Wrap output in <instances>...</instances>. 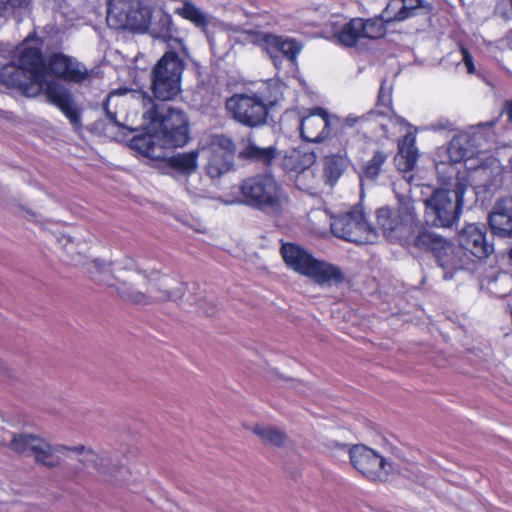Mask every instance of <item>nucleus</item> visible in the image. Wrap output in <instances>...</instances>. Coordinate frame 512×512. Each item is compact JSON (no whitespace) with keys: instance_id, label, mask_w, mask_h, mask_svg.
Returning a JSON list of instances; mask_svg holds the SVG:
<instances>
[{"instance_id":"nucleus-28","label":"nucleus","mask_w":512,"mask_h":512,"mask_svg":"<svg viewBox=\"0 0 512 512\" xmlns=\"http://www.w3.org/2000/svg\"><path fill=\"white\" fill-rule=\"evenodd\" d=\"M333 118H336L334 122V129L336 130V133L343 134L347 128H354V127H363L364 123L374 121L375 122V112H368L366 114H363L361 116H358L356 114H349L346 117H339L335 114H332Z\"/></svg>"},{"instance_id":"nucleus-8","label":"nucleus","mask_w":512,"mask_h":512,"mask_svg":"<svg viewBox=\"0 0 512 512\" xmlns=\"http://www.w3.org/2000/svg\"><path fill=\"white\" fill-rule=\"evenodd\" d=\"M445 188L437 189L427 198V217L436 227L448 228L458 222L464 204V194L471 182L464 176L451 182L440 180Z\"/></svg>"},{"instance_id":"nucleus-40","label":"nucleus","mask_w":512,"mask_h":512,"mask_svg":"<svg viewBox=\"0 0 512 512\" xmlns=\"http://www.w3.org/2000/svg\"><path fill=\"white\" fill-rule=\"evenodd\" d=\"M510 257L512 258V250L510 251Z\"/></svg>"},{"instance_id":"nucleus-21","label":"nucleus","mask_w":512,"mask_h":512,"mask_svg":"<svg viewBox=\"0 0 512 512\" xmlns=\"http://www.w3.org/2000/svg\"><path fill=\"white\" fill-rule=\"evenodd\" d=\"M58 244L63 252L64 262L74 266H82L89 274L92 263L103 261L99 258H91L87 254L89 247L86 242L76 241L67 235H61L58 238Z\"/></svg>"},{"instance_id":"nucleus-11","label":"nucleus","mask_w":512,"mask_h":512,"mask_svg":"<svg viewBox=\"0 0 512 512\" xmlns=\"http://www.w3.org/2000/svg\"><path fill=\"white\" fill-rule=\"evenodd\" d=\"M242 199L226 201V204L244 203L268 214L282 211L286 196L270 175H257L247 178L240 186Z\"/></svg>"},{"instance_id":"nucleus-24","label":"nucleus","mask_w":512,"mask_h":512,"mask_svg":"<svg viewBox=\"0 0 512 512\" xmlns=\"http://www.w3.org/2000/svg\"><path fill=\"white\" fill-rule=\"evenodd\" d=\"M198 158L197 150L179 152L167 159V165L180 174L191 175L198 169Z\"/></svg>"},{"instance_id":"nucleus-38","label":"nucleus","mask_w":512,"mask_h":512,"mask_svg":"<svg viewBox=\"0 0 512 512\" xmlns=\"http://www.w3.org/2000/svg\"><path fill=\"white\" fill-rule=\"evenodd\" d=\"M210 45H211V48H212V49H215V47H216V43H215V40H214V39H210Z\"/></svg>"},{"instance_id":"nucleus-12","label":"nucleus","mask_w":512,"mask_h":512,"mask_svg":"<svg viewBox=\"0 0 512 512\" xmlns=\"http://www.w3.org/2000/svg\"><path fill=\"white\" fill-rule=\"evenodd\" d=\"M377 223L383 234L391 241L409 240L418 225L414 201L408 197H399V208L394 211L384 207L377 211Z\"/></svg>"},{"instance_id":"nucleus-18","label":"nucleus","mask_w":512,"mask_h":512,"mask_svg":"<svg viewBox=\"0 0 512 512\" xmlns=\"http://www.w3.org/2000/svg\"><path fill=\"white\" fill-rule=\"evenodd\" d=\"M199 146L207 155V173L211 178H218L231 170L235 146L229 137L207 135L201 138Z\"/></svg>"},{"instance_id":"nucleus-15","label":"nucleus","mask_w":512,"mask_h":512,"mask_svg":"<svg viewBox=\"0 0 512 512\" xmlns=\"http://www.w3.org/2000/svg\"><path fill=\"white\" fill-rule=\"evenodd\" d=\"M151 8L143 0H107L106 21L109 27L146 32Z\"/></svg>"},{"instance_id":"nucleus-14","label":"nucleus","mask_w":512,"mask_h":512,"mask_svg":"<svg viewBox=\"0 0 512 512\" xmlns=\"http://www.w3.org/2000/svg\"><path fill=\"white\" fill-rule=\"evenodd\" d=\"M277 99L260 94H235L227 99L226 109L238 123L248 127H258L266 123L269 107Z\"/></svg>"},{"instance_id":"nucleus-7","label":"nucleus","mask_w":512,"mask_h":512,"mask_svg":"<svg viewBox=\"0 0 512 512\" xmlns=\"http://www.w3.org/2000/svg\"><path fill=\"white\" fill-rule=\"evenodd\" d=\"M391 103L392 98L390 90L382 85L378 95L377 109L371 112H375V122L388 137L400 133L405 134L403 139L399 140V152L395 161L399 170L410 171L416 165L419 156L415 145L417 128L407 123L403 118L395 115L391 110Z\"/></svg>"},{"instance_id":"nucleus-13","label":"nucleus","mask_w":512,"mask_h":512,"mask_svg":"<svg viewBox=\"0 0 512 512\" xmlns=\"http://www.w3.org/2000/svg\"><path fill=\"white\" fill-rule=\"evenodd\" d=\"M401 243L413 246L422 251H432L440 268L444 271V279L450 280L456 270L461 267L460 259L456 255L455 248L443 237H440L426 229L420 228V221L409 240Z\"/></svg>"},{"instance_id":"nucleus-29","label":"nucleus","mask_w":512,"mask_h":512,"mask_svg":"<svg viewBox=\"0 0 512 512\" xmlns=\"http://www.w3.org/2000/svg\"><path fill=\"white\" fill-rule=\"evenodd\" d=\"M388 155L377 151L373 157L365 162L360 172L361 181H374L380 174L382 166L386 162Z\"/></svg>"},{"instance_id":"nucleus-25","label":"nucleus","mask_w":512,"mask_h":512,"mask_svg":"<svg viewBox=\"0 0 512 512\" xmlns=\"http://www.w3.org/2000/svg\"><path fill=\"white\" fill-rule=\"evenodd\" d=\"M146 31L156 38L166 40L172 31V18L162 10L151 11L150 24Z\"/></svg>"},{"instance_id":"nucleus-35","label":"nucleus","mask_w":512,"mask_h":512,"mask_svg":"<svg viewBox=\"0 0 512 512\" xmlns=\"http://www.w3.org/2000/svg\"><path fill=\"white\" fill-rule=\"evenodd\" d=\"M448 126V122H446L445 124L444 123H441L439 125H436V124H432L431 125V129L433 130H442V129H446Z\"/></svg>"},{"instance_id":"nucleus-20","label":"nucleus","mask_w":512,"mask_h":512,"mask_svg":"<svg viewBox=\"0 0 512 512\" xmlns=\"http://www.w3.org/2000/svg\"><path fill=\"white\" fill-rule=\"evenodd\" d=\"M336 118L321 107L314 108L307 116L302 117L300 123L301 136L312 143L326 140L334 129Z\"/></svg>"},{"instance_id":"nucleus-5","label":"nucleus","mask_w":512,"mask_h":512,"mask_svg":"<svg viewBox=\"0 0 512 512\" xmlns=\"http://www.w3.org/2000/svg\"><path fill=\"white\" fill-rule=\"evenodd\" d=\"M479 134V131L461 133L453 137L447 147L437 150L434 161L439 180L451 182L465 175L470 181L483 175L489 178L501 171L499 159L487 157L484 151L477 149L475 143Z\"/></svg>"},{"instance_id":"nucleus-10","label":"nucleus","mask_w":512,"mask_h":512,"mask_svg":"<svg viewBox=\"0 0 512 512\" xmlns=\"http://www.w3.org/2000/svg\"><path fill=\"white\" fill-rule=\"evenodd\" d=\"M281 255L290 269L319 285L338 284L344 280L343 273L337 266L314 258L300 245L284 243Z\"/></svg>"},{"instance_id":"nucleus-30","label":"nucleus","mask_w":512,"mask_h":512,"mask_svg":"<svg viewBox=\"0 0 512 512\" xmlns=\"http://www.w3.org/2000/svg\"><path fill=\"white\" fill-rule=\"evenodd\" d=\"M346 167L347 161L344 157L338 155L328 157L325 161L324 167L326 182L330 186H333L341 177Z\"/></svg>"},{"instance_id":"nucleus-9","label":"nucleus","mask_w":512,"mask_h":512,"mask_svg":"<svg viewBox=\"0 0 512 512\" xmlns=\"http://www.w3.org/2000/svg\"><path fill=\"white\" fill-rule=\"evenodd\" d=\"M218 38H228L235 43L259 46L269 55L277 69H279L283 58H286L292 66H295L296 59L302 50V45L294 39L279 37L250 28L230 27L226 32L219 33Z\"/></svg>"},{"instance_id":"nucleus-2","label":"nucleus","mask_w":512,"mask_h":512,"mask_svg":"<svg viewBox=\"0 0 512 512\" xmlns=\"http://www.w3.org/2000/svg\"><path fill=\"white\" fill-rule=\"evenodd\" d=\"M104 110L114 124L144 131L131 139V148L148 158L161 157L160 142L167 147H182L189 140L186 115L168 104L156 103L143 92L113 90L107 96Z\"/></svg>"},{"instance_id":"nucleus-3","label":"nucleus","mask_w":512,"mask_h":512,"mask_svg":"<svg viewBox=\"0 0 512 512\" xmlns=\"http://www.w3.org/2000/svg\"><path fill=\"white\" fill-rule=\"evenodd\" d=\"M89 270L95 282L114 289L122 300L136 305L176 301L185 290L178 280L154 269H143L132 259L96 261Z\"/></svg>"},{"instance_id":"nucleus-27","label":"nucleus","mask_w":512,"mask_h":512,"mask_svg":"<svg viewBox=\"0 0 512 512\" xmlns=\"http://www.w3.org/2000/svg\"><path fill=\"white\" fill-rule=\"evenodd\" d=\"M176 13L201 29H205L210 22L208 14L189 1H186L182 7L177 8Z\"/></svg>"},{"instance_id":"nucleus-17","label":"nucleus","mask_w":512,"mask_h":512,"mask_svg":"<svg viewBox=\"0 0 512 512\" xmlns=\"http://www.w3.org/2000/svg\"><path fill=\"white\" fill-rule=\"evenodd\" d=\"M330 221L333 235L343 240L362 244L374 242L377 238L359 207L331 216Z\"/></svg>"},{"instance_id":"nucleus-19","label":"nucleus","mask_w":512,"mask_h":512,"mask_svg":"<svg viewBox=\"0 0 512 512\" xmlns=\"http://www.w3.org/2000/svg\"><path fill=\"white\" fill-rule=\"evenodd\" d=\"M349 456L353 467L373 481H385L392 470V465L386 458L365 445L351 447Z\"/></svg>"},{"instance_id":"nucleus-37","label":"nucleus","mask_w":512,"mask_h":512,"mask_svg":"<svg viewBox=\"0 0 512 512\" xmlns=\"http://www.w3.org/2000/svg\"><path fill=\"white\" fill-rule=\"evenodd\" d=\"M306 158H307V161H306L307 165L313 163V161H314V155L313 154H307Z\"/></svg>"},{"instance_id":"nucleus-31","label":"nucleus","mask_w":512,"mask_h":512,"mask_svg":"<svg viewBox=\"0 0 512 512\" xmlns=\"http://www.w3.org/2000/svg\"><path fill=\"white\" fill-rule=\"evenodd\" d=\"M274 156L275 149L273 147L261 148L251 142L240 152V157L256 160L263 164H270Z\"/></svg>"},{"instance_id":"nucleus-39","label":"nucleus","mask_w":512,"mask_h":512,"mask_svg":"<svg viewBox=\"0 0 512 512\" xmlns=\"http://www.w3.org/2000/svg\"><path fill=\"white\" fill-rule=\"evenodd\" d=\"M178 45L183 50V52L185 53V47H184L183 43L181 41H178Z\"/></svg>"},{"instance_id":"nucleus-26","label":"nucleus","mask_w":512,"mask_h":512,"mask_svg":"<svg viewBox=\"0 0 512 512\" xmlns=\"http://www.w3.org/2000/svg\"><path fill=\"white\" fill-rule=\"evenodd\" d=\"M252 431L267 445L280 447L284 445L286 441L285 433L274 426L257 424L252 428Z\"/></svg>"},{"instance_id":"nucleus-34","label":"nucleus","mask_w":512,"mask_h":512,"mask_svg":"<svg viewBox=\"0 0 512 512\" xmlns=\"http://www.w3.org/2000/svg\"><path fill=\"white\" fill-rule=\"evenodd\" d=\"M12 7L21 8L27 6L30 0H8Z\"/></svg>"},{"instance_id":"nucleus-36","label":"nucleus","mask_w":512,"mask_h":512,"mask_svg":"<svg viewBox=\"0 0 512 512\" xmlns=\"http://www.w3.org/2000/svg\"><path fill=\"white\" fill-rule=\"evenodd\" d=\"M506 110H507L509 120L512 121V100L507 103Z\"/></svg>"},{"instance_id":"nucleus-16","label":"nucleus","mask_w":512,"mask_h":512,"mask_svg":"<svg viewBox=\"0 0 512 512\" xmlns=\"http://www.w3.org/2000/svg\"><path fill=\"white\" fill-rule=\"evenodd\" d=\"M184 66L176 52H166L152 70L151 88L161 101L174 99L181 92V76Z\"/></svg>"},{"instance_id":"nucleus-22","label":"nucleus","mask_w":512,"mask_h":512,"mask_svg":"<svg viewBox=\"0 0 512 512\" xmlns=\"http://www.w3.org/2000/svg\"><path fill=\"white\" fill-rule=\"evenodd\" d=\"M459 243L477 258H485L493 251V247L486 241L485 227L476 224H469L461 230Z\"/></svg>"},{"instance_id":"nucleus-1","label":"nucleus","mask_w":512,"mask_h":512,"mask_svg":"<svg viewBox=\"0 0 512 512\" xmlns=\"http://www.w3.org/2000/svg\"><path fill=\"white\" fill-rule=\"evenodd\" d=\"M56 78L69 82H81L87 69L76 59L64 54H53L47 64L43 63L41 43L33 37L26 38L17 50L13 61L0 69V81L8 88L19 91L30 98L43 94L46 100L57 107L72 126H81L80 111L70 90Z\"/></svg>"},{"instance_id":"nucleus-23","label":"nucleus","mask_w":512,"mask_h":512,"mask_svg":"<svg viewBox=\"0 0 512 512\" xmlns=\"http://www.w3.org/2000/svg\"><path fill=\"white\" fill-rule=\"evenodd\" d=\"M489 224L497 236L512 235V198H504L496 203L489 216Z\"/></svg>"},{"instance_id":"nucleus-6","label":"nucleus","mask_w":512,"mask_h":512,"mask_svg":"<svg viewBox=\"0 0 512 512\" xmlns=\"http://www.w3.org/2000/svg\"><path fill=\"white\" fill-rule=\"evenodd\" d=\"M422 10H431V6L424 0H391L381 17L348 19L342 15H333L328 23L330 39L343 47H355L361 39L383 37L386 33L385 22L403 21L418 15Z\"/></svg>"},{"instance_id":"nucleus-32","label":"nucleus","mask_w":512,"mask_h":512,"mask_svg":"<svg viewBox=\"0 0 512 512\" xmlns=\"http://www.w3.org/2000/svg\"><path fill=\"white\" fill-rule=\"evenodd\" d=\"M460 53H461V62L465 66L467 73L475 74L476 67L474 64L473 56L471 55L470 51L467 48H465L464 46H461Z\"/></svg>"},{"instance_id":"nucleus-33","label":"nucleus","mask_w":512,"mask_h":512,"mask_svg":"<svg viewBox=\"0 0 512 512\" xmlns=\"http://www.w3.org/2000/svg\"><path fill=\"white\" fill-rule=\"evenodd\" d=\"M15 7L8 0H0V16L5 17L9 15Z\"/></svg>"},{"instance_id":"nucleus-4","label":"nucleus","mask_w":512,"mask_h":512,"mask_svg":"<svg viewBox=\"0 0 512 512\" xmlns=\"http://www.w3.org/2000/svg\"><path fill=\"white\" fill-rule=\"evenodd\" d=\"M0 444L21 454L32 455L37 463L47 467H55L72 452L79 455V462L93 468L104 475H114L118 461L105 450H94L82 445L69 447L63 444L50 443L46 439L33 434L14 435L5 432Z\"/></svg>"}]
</instances>
